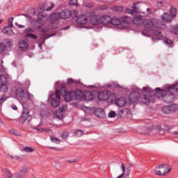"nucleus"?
<instances>
[{"instance_id": "nucleus-1", "label": "nucleus", "mask_w": 178, "mask_h": 178, "mask_svg": "<svg viewBox=\"0 0 178 178\" xmlns=\"http://www.w3.org/2000/svg\"><path fill=\"white\" fill-rule=\"evenodd\" d=\"M137 3H134L132 10L130 8H127L125 10V13L134 16L133 23L134 24H136V26H144L145 31L152 30V29H154L152 20L144 19L143 18V16L138 15V8L136 6Z\"/></svg>"}, {"instance_id": "nucleus-2", "label": "nucleus", "mask_w": 178, "mask_h": 178, "mask_svg": "<svg viewBox=\"0 0 178 178\" xmlns=\"http://www.w3.org/2000/svg\"><path fill=\"white\" fill-rule=\"evenodd\" d=\"M147 92H152L151 88L149 86L143 87V89L139 90V91H132L129 97V102L131 104L140 102V104L147 105V104H149V99Z\"/></svg>"}, {"instance_id": "nucleus-3", "label": "nucleus", "mask_w": 178, "mask_h": 178, "mask_svg": "<svg viewBox=\"0 0 178 178\" xmlns=\"http://www.w3.org/2000/svg\"><path fill=\"white\" fill-rule=\"evenodd\" d=\"M16 99L22 101L23 105H27L29 102H31L34 96L29 92H25L22 88H18L15 91Z\"/></svg>"}, {"instance_id": "nucleus-4", "label": "nucleus", "mask_w": 178, "mask_h": 178, "mask_svg": "<svg viewBox=\"0 0 178 178\" xmlns=\"http://www.w3.org/2000/svg\"><path fill=\"white\" fill-rule=\"evenodd\" d=\"M32 23L34 24L35 27H37L40 33H48V29H42V26L45 24V15H42V13H39L37 19H34Z\"/></svg>"}, {"instance_id": "nucleus-5", "label": "nucleus", "mask_w": 178, "mask_h": 178, "mask_svg": "<svg viewBox=\"0 0 178 178\" xmlns=\"http://www.w3.org/2000/svg\"><path fill=\"white\" fill-rule=\"evenodd\" d=\"M152 22L154 24V26L153 29L149 31H153L154 35H156V37H162V32H161L159 30H163L166 29V25H165V24L162 23V22L159 19H152ZM155 29H159V30Z\"/></svg>"}, {"instance_id": "nucleus-6", "label": "nucleus", "mask_w": 178, "mask_h": 178, "mask_svg": "<svg viewBox=\"0 0 178 178\" xmlns=\"http://www.w3.org/2000/svg\"><path fill=\"white\" fill-rule=\"evenodd\" d=\"M172 86H170L167 90L165 91V94L163 97V100L165 104H170L173 101H175V94L173 92H178L176 91V89L170 88V87H172Z\"/></svg>"}, {"instance_id": "nucleus-7", "label": "nucleus", "mask_w": 178, "mask_h": 178, "mask_svg": "<svg viewBox=\"0 0 178 178\" xmlns=\"http://www.w3.org/2000/svg\"><path fill=\"white\" fill-rule=\"evenodd\" d=\"M169 12L170 15L168 13H164L161 15V19L163 22H165V23H172V20H173V19L176 17V15L177 13L175 8L170 7Z\"/></svg>"}, {"instance_id": "nucleus-8", "label": "nucleus", "mask_w": 178, "mask_h": 178, "mask_svg": "<svg viewBox=\"0 0 178 178\" xmlns=\"http://www.w3.org/2000/svg\"><path fill=\"white\" fill-rule=\"evenodd\" d=\"M72 16V11L70 10L65 9L64 10H62L60 13H55L52 17L54 20H59V19H69Z\"/></svg>"}, {"instance_id": "nucleus-9", "label": "nucleus", "mask_w": 178, "mask_h": 178, "mask_svg": "<svg viewBox=\"0 0 178 178\" xmlns=\"http://www.w3.org/2000/svg\"><path fill=\"white\" fill-rule=\"evenodd\" d=\"M152 92H147V95L149 96V99L151 98V95H154L155 98H163L166 94V90H161L160 88H156L155 90L151 89Z\"/></svg>"}, {"instance_id": "nucleus-10", "label": "nucleus", "mask_w": 178, "mask_h": 178, "mask_svg": "<svg viewBox=\"0 0 178 178\" xmlns=\"http://www.w3.org/2000/svg\"><path fill=\"white\" fill-rule=\"evenodd\" d=\"M88 16L91 24H93V26L101 24V17L95 15L93 12L88 13Z\"/></svg>"}, {"instance_id": "nucleus-11", "label": "nucleus", "mask_w": 178, "mask_h": 178, "mask_svg": "<svg viewBox=\"0 0 178 178\" xmlns=\"http://www.w3.org/2000/svg\"><path fill=\"white\" fill-rule=\"evenodd\" d=\"M178 109L177 104H171L170 106H165L162 108L161 111L165 115H169L170 113H175Z\"/></svg>"}, {"instance_id": "nucleus-12", "label": "nucleus", "mask_w": 178, "mask_h": 178, "mask_svg": "<svg viewBox=\"0 0 178 178\" xmlns=\"http://www.w3.org/2000/svg\"><path fill=\"white\" fill-rule=\"evenodd\" d=\"M31 119H33V118L30 115V110L27 108H24L21 118L22 123H26V122L29 123V122H31Z\"/></svg>"}, {"instance_id": "nucleus-13", "label": "nucleus", "mask_w": 178, "mask_h": 178, "mask_svg": "<svg viewBox=\"0 0 178 178\" xmlns=\"http://www.w3.org/2000/svg\"><path fill=\"white\" fill-rule=\"evenodd\" d=\"M56 97H53L51 99L50 104L53 108H58L60 105V95L59 94V90H56L55 93Z\"/></svg>"}, {"instance_id": "nucleus-14", "label": "nucleus", "mask_w": 178, "mask_h": 178, "mask_svg": "<svg viewBox=\"0 0 178 178\" xmlns=\"http://www.w3.org/2000/svg\"><path fill=\"white\" fill-rule=\"evenodd\" d=\"M74 99H76V101H81L84 99V93L80 89H76L74 92H73Z\"/></svg>"}, {"instance_id": "nucleus-15", "label": "nucleus", "mask_w": 178, "mask_h": 178, "mask_svg": "<svg viewBox=\"0 0 178 178\" xmlns=\"http://www.w3.org/2000/svg\"><path fill=\"white\" fill-rule=\"evenodd\" d=\"M76 23L78 24H81V26L87 24V23H88V18L85 15H81L77 17Z\"/></svg>"}, {"instance_id": "nucleus-16", "label": "nucleus", "mask_w": 178, "mask_h": 178, "mask_svg": "<svg viewBox=\"0 0 178 178\" xmlns=\"http://www.w3.org/2000/svg\"><path fill=\"white\" fill-rule=\"evenodd\" d=\"M121 170L122 172V175L124 174L125 177L127 176V178H129V176L130 175V172H131V168L130 167H127L124 165L123 163H121Z\"/></svg>"}, {"instance_id": "nucleus-17", "label": "nucleus", "mask_w": 178, "mask_h": 178, "mask_svg": "<svg viewBox=\"0 0 178 178\" xmlns=\"http://www.w3.org/2000/svg\"><path fill=\"white\" fill-rule=\"evenodd\" d=\"M111 16L103 15L100 17V24H111Z\"/></svg>"}, {"instance_id": "nucleus-18", "label": "nucleus", "mask_w": 178, "mask_h": 178, "mask_svg": "<svg viewBox=\"0 0 178 178\" xmlns=\"http://www.w3.org/2000/svg\"><path fill=\"white\" fill-rule=\"evenodd\" d=\"M18 47L21 51H27V48H29V43L26 42V40H21L18 43Z\"/></svg>"}, {"instance_id": "nucleus-19", "label": "nucleus", "mask_w": 178, "mask_h": 178, "mask_svg": "<svg viewBox=\"0 0 178 178\" xmlns=\"http://www.w3.org/2000/svg\"><path fill=\"white\" fill-rule=\"evenodd\" d=\"M115 104L120 108H123V106L126 105V98L120 97L119 99H115Z\"/></svg>"}, {"instance_id": "nucleus-20", "label": "nucleus", "mask_w": 178, "mask_h": 178, "mask_svg": "<svg viewBox=\"0 0 178 178\" xmlns=\"http://www.w3.org/2000/svg\"><path fill=\"white\" fill-rule=\"evenodd\" d=\"M120 22L122 26H124V27H127V26H129L130 24V22H131V18L129 17H122Z\"/></svg>"}, {"instance_id": "nucleus-21", "label": "nucleus", "mask_w": 178, "mask_h": 178, "mask_svg": "<svg viewBox=\"0 0 178 178\" xmlns=\"http://www.w3.org/2000/svg\"><path fill=\"white\" fill-rule=\"evenodd\" d=\"M97 98L99 101H106L109 98L106 92H100L98 94Z\"/></svg>"}, {"instance_id": "nucleus-22", "label": "nucleus", "mask_w": 178, "mask_h": 178, "mask_svg": "<svg viewBox=\"0 0 178 178\" xmlns=\"http://www.w3.org/2000/svg\"><path fill=\"white\" fill-rule=\"evenodd\" d=\"M12 27L13 26H10L9 25L8 26L4 27L2 30V33L3 34H6L7 35H13L14 33L13 30H12Z\"/></svg>"}, {"instance_id": "nucleus-23", "label": "nucleus", "mask_w": 178, "mask_h": 178, "mask_svg": "<svg viewBox=\"0 0 178 178\" xmlns=\"http://www.w3.org/2000/svg\"><path fill=\"white\" fill-rule=\"evenodd\" d=\"M63 97H64L66 102H70V101L74 99V92H68Z\"/></svg>"}, {"instance_id": "nucleus-24", "label": "nucleus", "mask_w": 178, "mask_h": 178, "mask_svg": "<svg viewBox=\"0 0 178 178\" xmlns=\"http://www.w3.org/2000/svg\"><path fill=\"white\" fill-rule=\"evenodd\" d=\"M94 99V95L90 91H87L83 93V101H92Z\"/></svg>"}, {"instance_id": "nucleus-25", "label": "nucleus", "mask_w": 178, "mask_h": 178, "mask_svg": "<svg viewBox=\"0 0 178 178\" xmlns=\"http://www.w3.org/2000/svg\"><path fill=\"white\" fill-rule=\"evenodd\" d=\"M17 175H19L21 177H24L26 175V173H27V167L26 166H22L17 172H16Z\"/></svg>"}, {"instance_id": "nucleus-26", "label": "nucleus", "mask_w": 178, "mask_h": 178, "mask_svg": "<svg viewBox=\"0 0 178 178\" xmlns=\"http://www.w3.org/2000/svg\"><path fill=\"white\" fill-rule=\"evenodd\" d=\"M3 178L13 177V174H12V172H10V170H9L8 168H3Z\"/></svg>"}, {"instance_id": "nucleus-27", "label": "nucleus", "mask_w": 178, "mask_h": 178, "mask_svg": "<svg viewBox=\"0 0 178 178\" xmlns=\"http://www.w3.org/2000/svg\"><path fill=\"white\" fill-rule=\"evenodd\" d=\"M110 24H113V26H119V24H121L120 19L116 17L111 18Z\"/></svg>"}, {"instance_id": "nucleus-28", "label": "nucleus", "mask_w": 178, "mask_h": 178, "mask_svg": "<svg viewBox=\"0 0 178 178\" xmlns=\"http://www.w3.org/2000/svg\"><path fill=\"white\" fill-rule=\"evenodd\" d=\"M95 113L97 118H104L105 116V111L102 108H98Z\"/></svg>"}, {"instance_id": "nucleus-29", "label": "nucleus", "mask_w": 178, "mask_h": 178, "mask_svg": "<svg viewBox=\"0 0 178 178\" xmlns=\"http://www.w3.org/2000/svg\"><path fill=\"white\" fill-rule=\"evenodd\" d=\"M35 130H37L38 133H48L49 134H52V130L45 129V128H34Z\"/></svg>"}, {"instance_id": "nucleus-30", "label": "nucleus", "mask_w": 178, "mask_h": 178, "mask_svg": "<svg viewBox=\"0 0 178 178\" xmlns=\"http://www.w3.org/2000/svg\"><path fill=\"white\" fill-rule=\"evenodd\" d=\"M67 88L66 86H62L60 89L59 94L62 95V97H64L67 93Z\"/></svg>"}, {"instance_id": "nucleus-31", "label": "nucleus", "mask_w": 178, "mask_h": 178, "mask_svg": "<svg viewBox=\"0 0 178 178\" xmlns=\"http://www.w3.org/2000/svg\"><path fill=\"white\" fill-rule=\"evenodd\" d=\"M0 84H8V78L3 74L0 75Z\"/></svg>"}, {"instance_id": "nucleus-32", "label": "nucleus", "mask_w": 178, "mask_h": 178, "mask_svg": "<svg viewBox=\"0 0 178 178\" xmlns=\"http://www.w3.org/2000/svg\"><path fill=\"white\" fill-rule=\"evenodd\" d=\"M1 92H6L8 91V83L0 84Z\"/></svg>"}, {"instance_id": "nucleus-33", "label": "nucleus", "mask_w": 178, "mask_h": 178, "mask_svg": "<svg viewBox=\"0 0 178 178\" xmlns=\"http://www.w3.org/2000/svg\"><path fill=\"white\" fill-rule=\"evenodd\" d=\"M22 151L24 152H34V151H35V149L29 147V146H26L22 149Z\"/></svg>"}, {"instance_id": "nucleus-34", "label": "nucleus", "mask_w": 178, "mask_h": 178, "mask_svg": "<svg viewBox=\"0 0 178 178\" xmlns=\"http://www.w3.org/2000/svg\"><path fill=\"white\" fill-rule=\"evenodd\" d=\"M164 43L165 45H168L170 48L173 47V42L170 39L165 38L164 39Z\"/></svg>"}, {"instance_id": "nucleus-35", "label": "nucleus", "mask_w": 178, "mask_h": 178, "mask_svg": "<svg viewBox=\"0 0 178 178\" xmlns=\"http://www.w3.org/2000/svg\"><path fill=\"white\" fill-rule=\"evenodd\" d=\"M6 45L4 43L0 42V55H2L3 52H6Z\"/></svg>"}, {"instance_id": "nucleus-36", "label": "nucleus", "mask_w": 178, "mask_h": 178, "mask_svg": "<svg viewBox=\"0 0 178 178\" xmlns=\"http://www.w3.org/2000/svg\"><path fill=\"white\" fill-rule=\"evenodd\" d=\"M51 143H54L55 144H60V139L52 136H50Z\"/></svg>"}, {"instance_id": "nucleus-37", "label": "nucleus", "mask_w": 178, "mask_h": 178, "mask_svg": "<svg viewBox=\"0 0 178 178\" xmlns=\"http://www.w3.org/2000/svg\"><path fill=\"white\" fill-rule=\"evenodd\" d=\"M53 35H55V34L49 35L47 33H42L40 34V38H42V40H48L49 37H53Z\"/></svg>"}, {"instance_id": "nucleus-38", "label": "nucleus", "mask_w": 178, "mask_h": 178, "mask_svg": "<svg viewBox=\"0 0 178 178\" xmlns=\"http://www.w3.org/2000/svg\"><path fill=\"white\" fill-rule=\"evenodd\" d=\"M9 132L10 133V134H13L14 136H17V137H22V134H20L19 132H17V131H16L13 129H10L9 130Z\"/></svg>"}, {"instance_id": "nucleus-39", "label": "nucleus", "mask_w": 178, "mask_h": 178, "mask_svg": "<svg viewBox=\"0 0 178 178\" xmlns=\"http://www.w3.org/2000/svg\"><path fill=\"white\" fill-rule=\"evenodd\" d=\"M164 168H165V175L166 173H169V172L172 170V165L164 164Z\"/></svg>"}, {"instance_id": "nucleus-40", "label": "nucleus", "mask_w": 178, "mask_h": 178, "mask_svg": "<svg viewBox=\"0 0 178 178\" xmlns=\"http://www.w3.org/2000/svg\"><path fill=\"white\" fill-rule=\"evenodd\" d=\"M165 5H166L165 1H158L156 2L157 8H162L163 6H165Z\"/></svg>"}, {"instance_id": "nucleus-41", "label": "nucleus", "mask_w": 178, "mask_h": 178, "mask_svg": "<svg viewBox=\"0 0 178 178\" xmlns=\"http://www.w3.org/2000/svg\"><path fill=\"white\" fill-rule=\"evenodd\" d=\"M171 32L173 33V34H175V35H178V24L172 27L171 29Z\"/></svg>"}, {"instance_id": "nucleus-42", "label": "nucleus", "mask_w": 178, "mask_h": 178, "mask_svg": "<svg viewBox=\"0 0 178 178\" xmlns=\"http://www.w3.org/2000/svg\"><path fill=\"white\" fill-rule=\"evenodd\" d=\"M74 134L77 137H81V136H83V134H84V132L81 129H77L75 131Z\"/></svg>"}, {"instance_id": "nucleus-43", "label": "nucleus", "mask_w": 178, "mask_h": 178, "mask_svg": "<svg viewBox=\"0 0 178 178\" xmlns=\"http://www.w3.org/2000/svg\"><path fill=\"white\" fill-rule=\"evenodd\" d=\"M83 5L84 8H88L89 9L94 8V4L90 2H84Z\"/></svg>"}, {"instance_id": "nucleus-44", "label": "nucleus", "mask_w": 178, "mask_h": 178, "mask_svg": "<svg viewBox=\"0 0 178 178\" xmlns=\"http://www.w3.org/2000/svg\"><path fill=\"white\" fill-rule=\"evenodd\" d=\"M6 99H8V96H6V95H3L0 99V105L2 106V104H3Z\"/></svg>"}, {"instance_id": "nucleus-45", "label": "nucleus", "mask_w": 178, "mask_h": 178, "mask_svg": "<svg viewBox=\"0 0 178 178\" xmlns=\"http://www.w3.org/2000/svg\"><path fill=\"white\" fill-rule=\"evenodd\" d=\"M26 37H29L30 38H33V40H37V35L34 33H26Z\"/></svg>"}, {"instance_id": "nucleus-46", "label": "nucleus", "mask_w": 178, "mask_h": 178, "mask_svg": "<svg viewBox=\"0 0 178 178\" xmlns=\"http://www.w3.org/2000/svg\"><path fill=\"white\" fill-rule=\"evenodd\" d=\"M5 42L9 48H12V47H13V43L9 39H6Z\"/></svg>"}, {"instance_id": "nucleus-47", "label": "nucleus", "mask_w": 178, "mask_h": 178, "mask_svg": "<svg viewBox=\"0 0 178 178\" xmlns=\"http://www.w3.org/2000/svg\"><path fill=\"white\" fill-rule=\"evenodd\" d=\"M159 169L161 170V175L165 176V165H159Z\"/></svg>"}, {"instance_id": "nucleus-48", "label": "nucleus", "mask_w": 178, "mask_h": 178, "mask_svg": "<svg viewBox=\"0 0 178 178\" xmlns=\"http://www.w3.org/2000/svg\"><path fill=\"white\" fill-rule=\"evenodd\" d=\"M69 3L71 6H79V4H77V0H70Z\"/></svg>"}, {"instance_id": "nucleus-49", "label": "nucleus", "mask_w": 178, "mask_h": 178, "mask_svg": "<svg viewBox=\"0 0 178 178\" xmlns=\"http://www.w3.org/2000/svg\"><path fill=\"white\" fill-rule=\"evenodd\" d=\"M24 31H25V33H28L35 32L34 29H33V28H31V27L26 28Z\"/></svg>"}, {"instance_id": "nucleus-50", "label": "nucleus", "mask_w": 178, "mask_h": 178, "mask_svg": "<svg viewBox=\"0 0 178 178\" xmlns=\"http://www.w3.org/2000/svg\"><path fill=\"white\" fill-rule=\"evenodd\" d=\"M13 17H10L8 19V26H10V27H13Z\"/></svg>"}, {"instance_id": "nucleus-51", "label": "nucleus", "mask_w": 178, "mask_h": 178, "mask_svg": "<svg viewBox=\"0 0 178 178\" xmlns=\"http://www.w3.org/2000/svg\"><path fill=\"white\" fill-rule=\"evenodd\" d=\"M155 173L156 175H159V176H163L162 172H161V170L158 168H156L155 170Z\"/></svg>"}, {"instance_id": "nucleus-52", "label": "nucleus", "mask_w": 178, "mask_h": 178, "mask_svg": "<svg viewBox=\"0 0 178 178\" xmlns=\"http://www.w3.org/2000/svg\"><path fill=\"white\" fill-rule=\"evenodd\" d=\"M170 88H172V90H175V91L178 92V83L172 85V86L170 87Z\"/></svg>"}, {"instance_id": "nucleus-53", "label": "nucleus", "mask_w": 178, "mask_h": 178, "mask_svg": "<svg viewBox=\"0 0 178 178\" xmlns=\"http://www.w3.org/2000/svg\"><path fill=\"white\" fill-rule=\"evenodd\" d=\"M116 116V113L115 111H110L108 113V118H115Z\"/></svg>"}, {"instance_id": "nucleus-54", "label": "nucleus", "mask_w": 178, "mask_h": 178, "mask_svg": "<svg viewBox=\"0 0 178 178\" xmlns=\"http://www.w3.org/2000/svg\"><path fill=\"white\" fill-rule=\"evenodd\" d=\"M67 136H69V134H67V132H63L61 135L62 138H63V140H66V138H67Z\"/></svg>"}, {"instance_id": "nucleus-55", "label": "nucleus", "mask_w": 178, "mask_h": 178, "mask_svg": "<svg viewBox=\"0 0 178 178\" xmlns=\"http://www.w3.org/2000/svg\"><path fill=\"white\" fill-rule=\"evenodd\" d=\"M54 6H55V4L51 3V6L44 10H47V12H49V11L52 10V9L54 8Z\"/></svg>"}, {"instance_id": "nucleus-56", "label": "nucleus", "mask_w": 178, "mask_h": 178, "mask_svg": "<svg viewBox=\"0 0 178 178\" xmlns=\"http://www.w3.org/2000/svg\"><path fill=\"white\" fill-rule=\"evenodd\" d=\"M67 108V106H66V105L60 107V112H65V111H66Z\"/></svg>"}, {"instance_id": "nucleus-57", "label": "nucleus", "mask_w": 178, "mask_h": 178, "mask_svg": "<svg viewBox=\"0 0 178 178\" xmlns=\"http://www.w3.org/2000/svg\"><path fill=\"white\" fill-rule=\"evenodd\" d=\"M67 84H73L74 83V81L72 78H69L67 81Z\"/></svg>"}, {"instance_id": "nucleus-58", "label": "nucleus", "mask_w": 178, "mask_h": 178, "mask_svg": "<svg viewBox=\"0 0 178 178\" xmlns=\"http://www.w3.org/2000/svg\"><path fill=\"white\" fill-rule=\"evenodd\" d=\"M12 178H23V177H21L19 174H17V172H16V173L13 174Z\"/></svg>"}, {"instance_id": "nucleus-59", "label": "nucleus", "mask_w": 178, "mask_h": 178, "mask_svg": "<svg viewBox=\"0 0 178 178\" xmlns=\"http://www.w3.org/2000/svg\"><path fill=\"white\" fill-rule=\"evenodd\" d=\"M164 130H166V131H169V130H172V128L169 125H165L164 127Z\"/></svg>"}, {"instance_id": "nucleus-60", "label": "nucleus", "mask_w": 178, "mask_h": 178, "mask_svg": "<svg viewBox=\"0 0 178 178\" xmlns=\"http://www.w3.org/2000/svg\"><path fill=\"white\" fill-rule=\"evenodd\" d=\"M116 10H118V12H123V7L122 6H118L116 8Z\"/></svg>"}, {"instance_id": "nucleus-61", "label": "nucleus", "mask_w": 178, "mask_h": 178, "mask_svg": "<svg viewBox=\"0 0 178 178\" xmlns=\"http://www.w3.org/2000/svg\"><path fill=\"white\" fill-rule=\"evenodd\" d=\"M11 108L14 109V111H17V106L15 104H12Z\"/></svg>"}, {"instance_id": "nucleus-62", "label": "nucleus", "mask_w": 178, "mask_h": 178, "mask_svg": "<svg viewBox=\"0 0 178 178\" xmlns=\"http://www.w3.org/2000/svg\"><path fill=\"white\" fill-rule=\"evenodd\" d=\"M156 130H161L162 129V127H161V125H157L155 128H154Z\"/></svg>"}, {"instance_id": "nucleus-63", "label": "nucleus", "mask_w": 178, "mask_h": 178, "mask_svg": "<svg viewBox=\"0 0 178 178\" xmlns=\"http://www.w3.org/2000/svg\"><path fill=\"white\" fill-rule=\"evenodd\" d=\"M2 72H3V66L0 65V73H2Z\"/></svg>"}, {"instance_id": "nucleus-64", "label": "nucleus", "mask_w": 178, "mask_h": 178, "mask_svg": "<svg viewBox=\"0 0 178 178\" xmlns=\"http://www.w3.org/2000/svg\"><path fill=\"white\" fill-rule=\"evenodd\" d=\"M24 16H25V17H27L28 19H29V20H31V17L27 14L24 15Z\"/></svg>"}]
</instances>
